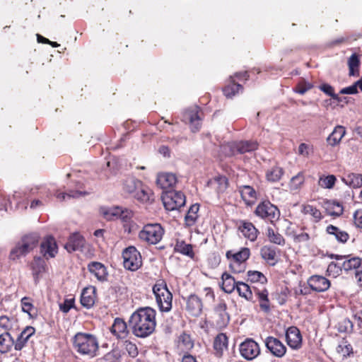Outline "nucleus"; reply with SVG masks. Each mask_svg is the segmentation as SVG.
<instances>
[{
  "label": "nucleus",
  "mask_w": 362,
  "mask_h": 362,
  "mask_svg": "<svg viewBox=\"0 0 362 362\" xmlns=\"http://www.w3.org/2000/svg\"><path fill=\"white\" fill-rule=\"evenodd\" d=\"M129 325L137 337H148L156 328V311L149 307L138 309L132 315Z\"/></svg>",
  "instance_id": "obj_1"
},
{
  "label": "nucleus",
  "mask_w": 362,
  "mask_h": 362,
  "mask_svg": "<svg viewBox=\"0 0 362 362\" xmlns=\"http://www.w3.org/2000/svg\"><path fill=\"white\" fill-rule=\"evenodd\" d=\"M74 350L82 356L93 358L97 356L99 343L96 337L91 334L78 332L72 339Z\"/></svg>",
  "instance_id": "obj_2"
},
{
  "label": "nucleus",
  "mask_w": 362,
  "mask_h": 362,
  "mask_svg": "<svg viewBox=\"0 0 362 362\" xmlns=\"http://www.w3.org/2000/svg\"><path fill=\"white\" fill-rule=\"evenodd\" d=\"M39 236L37 234L25 235L11 250L9 259L16 260L21 257L25 256L37 246Z\"/></svg>",
  "instance_id": "obj_3"
},
{
  "label": "nucleus",
  "mask_w": 362,
  "mask_h": 362,
  "mask_svg": "<svg viewBox=\"0 0 362 362\" xmlns=\"http://www.w3.org/2000/svg\"><path fill=\"white\" fill-rule=\"evenodd\" d=\"M153 292L160 310L169 312L172 308L173 294L168 290L165 281H157L153 287Z\"/></svg>",
  "instance_id": "obj_4"
},
{
  "label": "nucleus",
  "mask_w": 362,
  "mask_h": 362,
  "mask_svg": "<svg viewBox=\"0 0 362 362\" xmlns=\"http://www.w3.org/2000/svg\"><path fill=\"white\" fill-rule=\"evenodd\" d=\"M163 234L164 229L160 224L148 223L139 232V238L148 244L156 245L161 240Z\"/></svg>",
  "instance_id": "obj_5"
},
{
  "label": "nucleus",
  "mask_w": 362,
  "mask_h": 362,
  "mask_svg": "<svg viewBox=\"0 0 362 362\" xmlns=\"http://www.w3.org/2000/svg\"><path fill=\"white\" fill-rule=\"evenodd\" d=\"M258 143L255 141H240L238 142L228 143L221 146L222 151L226 156H232L235 151L243 154L257 149Z\"/></svg>",
  "instance_id": "obj_6"
},
{
  "label": "nucleus",
  "mask_w": 362,
  "mask_h": 362,
  "mask_svg": "<svg viewBox=\"0 0 362 362\" xmlns=\"http://www.w3.org/2000/svg\"><path fill=\"white\" fill-rule=\"evenodd\" d=\"M250 250L247 247H243L239 252L233 253L232 251L226 252V257L231 259L230 269L235 273H240L245 269L243 264L250 257Z\"/></svg>",
  "instance_id": "obj_7"
},
{
  "label": "nucleus",
  "mask_w": 362,
  "mask_h": 362,
  "mask_svg": "<svg viewBox=\"0 0 362 362\" xmlns=\"http://www.w3.org/2000/svg\"><path fill=\"white\" fill-rule=\"evenodd\" d=\"M163 205L166 210L178 209L185 204V197L180 191H166L162 195Z\"/></svg>",
  "instance_id": "obj_8"
},
{
  "label": "nucleus",
  "mask_w": 362,
  "mask_h": 362,
  "mask_svg": "<svg viewBox=\"0 0 362 362\" xmlns=\"http://www.w3.org/2000/svg\"><path fill=\"white\" fill-rule=\"evenodd\" d=\"M123 264L125 269L136 271L141 266V256L135 247L130 246L122 252Z\"/></svg>",
  "instance_id": "obj_9"
},
{
  "label": "nucleus",
  "mask_w": 362,
  "mask_h": 362,
  "mask_svg": "<svg viewBox=\"0 0 362 362\" xmlns=\"http://www.w3.org/2000/svg\"><path fill=\"white\" fill-rule=\"evenodd\" d=\"M255 214L259 217L273 223L279 218V210L269 202L260 203L255 209Z\"/></svg>",
  "instance_id": "obj_10"
},
{
  "label": "nucleus",
  "mask_w": 362,
  "mask_h": 362,
  "mask_svg": "<svg viewBox=\"0 0 362 362\" xmlns=\"http://www.w3.org/2000/svg\"><path fill=\"white\" fill-rule=\"evenodd\" d=\"M240 353L246 360L252 361L259 355L260 348L255 340L247 339L240 344Z\"/></svg>",
  "instance_id": "obj_11"
},
{
  "label": "nucleus",
  "mask_w": 362,
  "mask_h": 362,
  "mask_svg": "<svg viewBox=\"0 0 362 362\" xmlns=\"http://www.w3.org/2000/svg\"><path fill=\"white\" fill-rule=\"evenodd\" d=\"M182 120L190 124L192 132H196L201 128V119L199 115L198 107L186 110L182 114Z\"/></svg>",
  "instance_id": "obj_12"
},
{
  "label": "nucleus",
  "mask_w": 362,
  "mask_h": 362,
  "mask_svg": "<svg viewBox=\"0 0 362 362\" xmlns=\"http://www.w3.org/2000/svg\"><path fill=\"white\" fill-rule=\"evenodd\" d=\"M264 344L269 351L277 358H282L286 353V346L276 337H267L264 339Z\"/></svg>",
  "instance_id": "obj_13"
},
{
  "label": "nucleus",
  "mask_w": 362,
  "mask_h": 362,
  "mask_svg": "<svg viewBox=\"0 0 362 362\" xmlns=\"http://www.w3.org/2000/svg\"><path fill=\"white\" fill-rule=\"evenodd\" d=\"M337 260L344 259L341 264L343 269L346 272L354 271L355 274L362 268V259L357 257L332 255Z\"/></svg>",
  "instance_id": "obj_14"
},
{
  "label": "nucleus",
  "mask_w": 362,
  "mask_h": 362,
  "mask_svg": "<svg viewBox=\"0 0 362 362\" xmlns=\"http://www.w3.org/2000/svg\"><path fill=\"white\" fill-rule=\"evenodd\" d=\"M307 283L310 288L316 292H323L330 287V281L323 276L313 275L310 276Z\"/></svg>",
  "instance_id": "obj_15"
},
{
  "label": "nucleus",
  "mask_w": 362,
  "mask_h": 362,
  "mask_svg": "<svg viewBox=\"0 0 362 362\" xmlns=\"http://www.w3.org/2000/svg\"><path fill=\"white\" fill-rule=\"evenodd\" d=\"M287 344L293 349H298L302 345V336L296 327H290L286 332Z\"/></svg>",
  "instance_id": "obj_16"
},
{
  "label": "nucleus",
  "mask_w": 362,
  "mask_h": 362,
  "mask_svg": "<svg viewBox=\"0 0 362 362\" xmlns=\"http://www.w3.org/2000/svg\"><path fill=\"white\" fill-rule=\"evenodd\" d=\"M57 250L55 240L51 236L47 237L41 243L40 252L47 259L54 257Z\"/></svg>",
  "instance_id": "obj_17"
},
{
  "label": "nucleus",
  "mask_w": 362,
  "mask_h": 362,
  "mask_svg": "<svg viewBox=\"0 0 362 362\" xmlns=\"http://www.w3.org/2000/svg\"><path fill=\"white\" fill-rule=\"evenodd\" d=\"M202 302L201 298L195 295L191 294L187 300V310L194 316H199L202 311Z\"/></svg>",
  "instance_id": "obj_18"
},
{
  "label": "nucleus",
  "mask_w": 362,
  "mask_h": 362,
  "mask_svg": "<svg viewBox=\"0 0 362 362\" xmlns=\"http://www.w3.org/2000/svg\"><path fill=\"white\" fill-rule=\"evenodd\" d=\"M228 345V339L223 333L216 335L214 340V349L216 356L220 358L223 355V352L227 350Z\"/></svg>",
  "instance_id": "obj_19"
},
{
  "label": "nucleus",
  "mask_w": 362,
  "mask_h": 362,
  "mask_svg": "<svg viewBox=\"0 0 362 362\" xmlns=\"http://www.w3.org/2000/svg\"><path fill=\"white\" fill-rule=\"evenodd\" d=\"M177 182L176 176L170 173H163L158 175L156 184L163 189L173 187Z\"/></svg>",
  "instance_id": "obj_20"
},
{
  "label": "nucleus",
  "mask_w": 362,
  "mask_h": 362,
  "mask_svg": "<svg viewBox=\"0 0 362 362\" xmlns=\"http://www.w3.org/2000/svg\"><path fill=\"white\" fill-rule=\"evenodd\" d=\"M34 327L28 326L19 334L16 341H14V349L16 351H21L26 344L28 339L35 334Z\"/></svg>",
  "instance_id": "obj_21"
},
{
  "label": "nucleus",
  "mask_w": 362,
  "mask_h": 362,
  "mask_svg": "<svg viewBox=\"0 0 362 362\" xmlns=\"http://www.w3.org/2000/svg\"><path fill=\"white\" fill-rule=\"evenodd\" d=\"M86 240L82 235L78 233L71 235L66 244V249L69 252L82 250Z\"/></svg>",
  "instance_id": "obj_22"
},
{
  "label": "nucleus",
  "mask_w": 362,
  "mask_h": 362,
  "mask_svg": "<svg viewBox=\"0 0 362 362\" xmlns=\"http://www.w3.org/2000/svg\"><path fill=\"white\" fill-rule=\"evenodd\" d=\"M89 272L99 281H105L107 279V272L106 267L100 262H92L88 265Z\"/></svg>",
  "instance_id": "obj_23"
},
{
  "label": "nucleus",
  "mask_w": 362,
  "mask_h": 362,
  "mask_svg": "<svg viewBox=\"0 0 362 362\" xmlns=\"http://www.w3.org/2000/svg\"><path fill=\"white\" fill-rule=\"evenodd\" d=\"M111 332L117 338H124L128 334L126 322L121 318L117 317L110 328Z\"/></svg>",
  "instance_id": "obj_24"
},
{
  "label": "nucleus",
  "mask_w": 362,
  "mask_h": 362,
  "mask_svg": "<svg viewBox=\"0 0 362 362\" xmlns=\"http://www.w3.org/2000/svg\"><path fill=\"white\" fill-rule=\"evenodd\" d=\"M261 257L270 265H275L277 262L276 249L272 246H264L260 250Z\"/></svg>",
  "instance_id": "obj_25"
},
{
  "label": "nucleus",
  "mask_w": 362,
  "mask_h": 362,
  "mask_svg": "<svg viewBox=\"0 0 362 362\" xmlns=\"http://www.w3.org/2000/svg\"><path fill=\"white\" fill-rule=\"evenodd\" d=\"M346 130L342 126H337L327 139L329 145L335 146L338 145L344 136Z\"/></svg>",
  "instance_id": "obj_26"
},
{
  "label": "nucleus",
  "mask_w": 362,
  "mask_h": 362,
  "mask_svg": "<svg viewBox=\"0 0 362 362\" xmlns=\"http://www.w3.org/2000/svg\"><path fill=\"white\" fill-rule=\"evenodd\" d=\"M239 228L245 238L250 241H255L257 239L258 230L252 223L243 222Z\"/></svg>",
  "instance_id": "obj_27"
},
{
  "label": "nucleus",
  "mask_w": 362,
  "mask_h": 362,
  "mask_svg": "<svg viewBox=\"0 0 362 362\" xmlns=\"http://www.w3.org/2000/svg\"><path fill=\"white\" fill-rule=\"evenodd\" d=\"M13 346H14V339L8 332L0 334V353H8L11 350Z\"/></svg>",
  "instance_id": "obj_28"
},
{
  "label": "nucleus",
  "mask_w": 362,
  "mask_h": 362,
  "mask_svg": "<svg viewBox=\"0 0 362 362\" xmlns=\"http://www.w3.org/2000/svg\"><path fill=\"white\" fill-rule=\"evenodd\" d=\"M134 197L139 201L146 203L152 201L153 193L151 190L141 183V187L134 192Z\"/></svg>",
  "instance_id": "obj_29"
},
{
  "label": "nucleus",
  "mask_w": 362,
  "mask_h": 362,
  "mask_svg": "<svg viewBox=\"0 0 362 362\" xmlns=\"http://www.w3.org/2000/svg\"><path fill=\"white\" fill-rule=\"evenodd\" d=\"M254 291L255 295L258 297L261 309L266 313L269 312L270 306L267 290L265 288H263L261 290L254 288Z\"/></svg>",
  "instance_id": "obj_30"
},
{
  "label": "nucleus",
  "mask_w": 362,
  "mask_h": 362,
  "mask_svg": "<svg viewBox=\"0 0 362 362\" xmlns=\"http://www.w3.org/2000/svg\"><path fill=\"white\" fill-rule=\"evenodd\" d=\"M239 192L241 197L247 204L253 203L257 199L256 191L249 185H243L240 187Z\"/></svg>",
  "instance_id": "obj_31"
},
{
  "label": "nucleus",
  "mask_w": 362,
  "mask_h": 362,
  "mask_svg": "<svg viewBox=\"0 0 362 362\" xmlns=\"http://www.w3.org/2000/svg\"><path fill=\"white\" fill-rule=\"evenodd\" d=\"M324 207L327 214L332 216H339L344 211L342 205L339 202L335 201L326 202Z\"/></svg>",
  "instance_id": "obj_32"
},
{
  "label": "nucleus",
  "mask_w": 362,
  "mask_h": 362,
  "mask_svg": "<svg viewBox=\"0 0 362 362\" xmlns=\"http://www.w3.org/2000/svg\"><path fill=\"white\" fill-rule=\"evenodd\" d=\"M326 231L328 234L334 236L336 240L340 243H346L349 238V234L346 231L341 230L333 225H329L326 228Z\"/></svg>",
  "instance_id": "obj_33"
},
{
  "label": "nucleus",
  "mask_w": 362,
  "mask_h": 362,
  "mask_svg": "<svg viewBox=\"0 0 362 362\" xmlns=\"http://www.w3.org/2000/svg\"><path fill=\"white\" fill-rule=\"evenodd\" d=\"M342 181L351 187L359 188L362 187V175L349 173L342 177Z\"/></svg>",
  "instance_id": "obj_34"
},
{
  "label": "nucleus",
  "mask_w": 362,
  "mask_h": 362,
  "mask_svg": "<svg viewBox=\"0 0 362 362\" xmlns=\"http://www.w3.org/2000/svg\"><path fill=\"white\" fill-rule=\"evenodd\" d=\"M95 303L94 291L92 288H86L83 290L81 296V303L86 308H91Z\"/></svg>",
  "instance_id": "obj_35"
},
{
  "label": "nucleus",
  "mask_w": 362,
  "mask_h": 362,
  "mask_svg": "<svg viewBox=\"0 0 362 362\" xmlns=\"http://www.w3.org/2000/svg\"><path fill=\"white\" fill-rule=\"evenodd\" d=\"M238 281L230 274L224 273L222 275V288L228 293H232L237 288Z\"/></svg>",
  "instance_id": "obj_36"
},
{
  "label": "nucleus",
  "mask_w": 362,
  "mask_h": 362,
  "mask_svg": "<svg viewBox=\"0 0 362 362\" xmlns=\"http://www.w3.org/2000/svg\"><path fill=\"white\" fill-rule=\"evenodd\" d=\"M199 205L197 204H193L190 206L185 217V221L187 226H192L197 222L199 215Z\"/></svg>",
  "instance_id": "obj_37"
},
{
  "label": "nucleus",
  "mask_w": 362,
  "mask_h": 362,
  "mask_svg": "<svg viewBox=\"0 0 362 362\" xmlns=\"http://www.w3.org/2000/svg\"><path fill=\"white\" fill-rule=\"evenodd\" d=\"M120 207L118 206H101L99 209L100 214L107 221L118 218Z\"/></svg>",
  "instance_id": "obj_38"
},
{
  "label": "nucleus",
  "mask_w": 362,
  "mask_h": 362,
  "mask_svg": "<svg viewBox=\"0 0 362 362\" xmlns=\"http://www.w3.org/2000/svg\"><path fill=\"white\" fill-rule=\"evenodd\" d=\"M141 182L134 177H127L123 183V189L129 194L134 192L141 187Z\"/></svg>",
  "instance_id": "obj_39"
},
{
  "label": "nucleus",
  "mask_w": 362,
  "mask_h": 362,
  "mask_svg": "<svg viewBox=\"0 0 362 362\" xmlns=\"http://www.w3.org/2000/svg\"><path fill=\"white\" fill-rule=\"evenodd\" d=\"M230 83L223 88V93L227 98H233L240 91L243 90L241 85L235 83L233 76L230 77Z\"/></svg>",
  "instance_id": "obj_40"
},
{
  "label": "nucleus",
  "mask_w": 362,
  "mask_h": 362,
  "mask_svg": "<svg viewBox=\"0 0 362 362\" xmlns=\"http://www.w3.org/2000/svg\"><path fill=\"white\" fill-rule=\"evenodd\" d=\"M360 58L356 54H353L348 59L349 74V76L359 75Z\"/></svg>",
  "instance_id": "obj_41"
},
{
  "label": "nucleus",
  "mask_w": 362,
  "mask_h": 362,
  "mask_svg": "<svg viewBox=\"0 0 362 362\" xmlns=\"http://www.w3.org/2000/svg\"><path fill=\"white\" fill-rule=\"evenodd\" d=\"M175 252L186 255L192 259L194 256L192 245L187 244L184 241H177L175 246Z\"/></svg>",
  "instance_id": "obj_42"
},
{
  "label": "nucleus",
  "mask_w": 362,
  "mask_h": 362,
  "mask_svg": "<svg viewBox=\"0 0 362 362\" xmlns=\"http://www.w3.org/2000/svg\"><path fill=\"white\" fill-rule=\"evenodd\" d=\"M283 175V168L279 166H274L267 170L266 177L268 181L276 182L281 180Z\"/></svg>",
  "instance_id": "obj_43"
},
{
  "label": "nucleus",
  "mask_w": 362,
  "mask_h": 362,
  "mask_svg": "<svg viewBox=\"0 0 362 362\" xmlns=\"http://www.w3.org/2000/svg\"><path fill=\"white\" fill-rule=\"evenodd\" d=\"M236 290L240 296L245 298L247 300H252V291L247 284L238 281Z\"/></svg>",
  "instance_id": "obj_44"
},
{
  "label": "nucleus",
  "mask_w": 362,
  "mask_h": 362,
  "mask_svg": "<svg viewBox=\"0 0 362 362\" xmlns=\"http://www.w3.org/2000/svg\"><path fill=\"white\" fill-rule=\"evenodd\" d=\"M247 278L248 281H250L251 283H259L262 285H264L267 282V279L266 276L259 271H248Z\"/></svg>",
  "instance_id": "obj_45"
},
{
  "label": "nucleus",
  "mask_w": 362,
  "mask_h": 362,
  "mask_svg": "<svg viewBox=\"0 0 362 362\" xmlns=\"http://www.w3.org/2000/svg\"><path fill=\"white\" fill-rule=\"evenodd\" d=\"M267 235L269 238V240L272 243L279 245H284L285 244V239L284 237L272 228H267Z\"/></svg>",
  "instance_id": "obj_46"
},
{
  "label": "nucleus",
  "mask_w": 362,
  "mask_h": 362,
  "mask_svg": "<svg viewBox=\"0 0 362 362\" xmlns=\"http://www.w3.org/2000/svg\"><path fill=\"white\" fill-rule=\"evenodd\" d=\"M305 181V177L303 173H298L296 175L293 176L289 183L291 190H298L301 187Z\"/></svg>",
  "instance_id": "obj_47"
},
{
  "label": "nucleus",
  "mask_w": 362,
  "mask_h": 362,
  "mask_svg": "<svg viewBox=\"0 0 362 362\" xmlns=\"http://www.w3.org/2000/svg\"><path fill=\"white\" fill-rule=\"evenodd\" d=\"M358 88L362 91V78L356 81L353 85L340 90V94L354 95L358 93Z\"/></svg>",
  "instance_id": "obj_48"
},
{
  "label": "nucleus",
  "mask_w": 362,
  "mask_h": 362,
  "mask_svg": "<svg viewBox=\"0 0 362 362\" xmlns=\"http://www.w3.org/2000/svg\"><path fill=\"white\" fill-rule=\"evenodd\" d=\"M336 180V177L333 175H330L326 177H320L318 184L322 188L332 189L334 187Z\"/></svg>",
  "instance_id": "obj_49"
},
{
  "label": "nucleus",
  "mask_w": 362,
  "mask_h": 362,
  "mask_svg": "<svg viewBox=\"0 0 362 362\" xmlns=\"http://www.w3.org/2000/svg\"><path fill=\"white\" fill-rule=\"evenodd\" d=\"M121 358V351L119 349H113L107 353L100 360L103 362H116Z\"/></svg>",
  "instance_id": "obj_50"
},
{
  "label": "nucleus",
  "mask_w": 362,
  "mask_h": 362,
  "mask_svg": "<svg viewBox=\"0 0 362 362\" xmlns=\"http://www.w3.org/2000/svg\"><path fill=\"white\" fill-rule=\"evenodd\" d=\"M303 212L305 214H309L315 218V221H319L322 218L320 211L312 205L308 204L303 206Z\"/></svg>",
  "instance_id": "obj_51"
},
{
  "label": "nucleus",
  "mask_w": 362,
  "mask_h": 362,
  "mask_svg": "<svg viewBox=\"0 0 362 362\" xmlns=\"http://www.w3.org/2000/svg\"><path fill=\"white\" fill-rule=\"evenodd\" d=\"M319 89L327 94V95L332 97L334 100L340 102L341 100L339 97V95L334 93V88L328 83H323L319 86Z\"/></svg>",
  "instance_id": "obj_52"
},
{
  "label": "nucleus",
  "mask_w": 362,
  "mask_h": 362,
  "mask_svg": "<svg viewBox=\"0 0 362 362\" xmlns=\"http://www.w3.org/2000/svg\"><path fill=\"white\" fill-rule=\"evenodd\" d=\"M313 88V85L305 81H301L299 82L296 86V88L294 89L295 92L303 95L305 94L308 90H310Z\"/></svg>",
  "instance_id": "obj_53"
},
{
  "label": "nucleus",
  "mask_w": 362,
  "mask_h": 362,
  "mask_svg": "<svg viewBox=\"0 0 362 362\" xmlns=\"http://www.w3.org/2000/svg\"><path fill=\"white\" fill-rule=\"evenodd\" d=\"M290 227L287 228V234L291 235L294 240L298 243L307 242L310 239V236L306 233H301L300 234H296L293 231L290 232Z\"/></svg>",
  "instance_id": "obj_54"
},
{
  "label": "nucleus",
  "mask_w": 362,
  "mask_h": 362,
  "mask_svg": "<svg viewBox=\"0 0 362 362\" xmlns=\"http://www.w3.org/2000/svg\"><path fill=\"white\" fill-rule=\"evenodd\" d=\"M21 303L22 310L24 313H28L29 315H31L30 312L34 308L31 299L28 297H23L21 299Z\"/></svg>",
  "instance_id": "obj_55"
},
{
  "label": "nucleus",
  "mask_w": 362,
  "mask_h": 362,
  "mask_svg": "<svg viewBox=\"0 0 362 362\" xmlns=\"http://www.w3.org/2000/svg\"><path fill=\"white\" fill-rule=\"evenodd\" d=\"M179 341L185 346V349H187L192 348L194 345L190 336L185 333H183L180 336Z\"/></svg>",
  "instance_id": "obj_56"
},
{
  "label": "nucleus",
  "mask_w": 362,
  "mask_h": 362,
  "mask_svg": "<svg viewBox=\"0 0 362 362\" xmlns=\"http://www.w3.org/2000/svg\"><path fill=\"white\" fill-rule=\"evenodd\" d=\"M118 214V218L126 223H129L132 218V211L128 209L120 208Z\"/></svg>",
  "instance_id": "obj_57"
},
{
  "label": "nucleus",
  "mask_w": 362,
  "mask_h": 362,
  "mask_svg": "<svg viewBox=\"0 0 362 362\" xmlns=\"http://www.w3.org/2000/svg\"><path fill=\"white\" fill-rule=\"evenodd\" d=\"M214 182L218 185V191L222 192L228 187V180L225 176H219L214 179Z\"/></svg>",
  "instance_id": "obj_58"
},
{
  "label": "nucleus",
  "mask_w": 362,
  "mask_h": 362,
  "mask_svg": "<svg viewBox=\"0 0 362 362\" xmlns=\"http://www.w3.org/2000/svg\"><path fill=\"white\" fill-rule=\"evenodd\" d=\"M87 193L82 191H70L69 193H59L57 195V198L64 199L66 197L77 198L83 195H86Z\"/></svg>",
  "instance_id": "obj_59"
},
{
  "label": "nucleus",
  "mask_w": 362,
  "mask_h": 362,
  "mask_svg": "<svg viewBox=\"0 0 362 362\" xmlns=\"http://www.w3.org/2000/svg\"><path fill=\"white\" fill-rule=\"evenodd\" d=\"M13 326V320L6 315L0 317V327L8 332Z\"/></svg>",
  "instance_id": "obj_60"
},
{
  "label": "nucleus",
  "mask_w": 362,
  "mask_h": 362,
  "mask_svg": "<svg viewBox=\"0 0 362 362\" xmlns=\"http://www.w3.org/2000/svg\"><path fill=\"white\" fill-rule=\"evenodd\" d=\"M226 305L223 302L219 303L216 307V312L218 313H223V323H228L229 321V315L226 313Z\"/></svg>",
  "instance_id": "obj_61"
},
{
  "label": "nucleus",
  "mask_w": 362,
  "mask_h": 362,
  "mask_svg": "<svg viewBox=\"0 0 362 362\" xmlns=\"http://www.w3.org/2000/svg\"><path fill=\"white\" fill-rule=\"evenodd\" d=\"M74 299H66L62 303L59 304V309L64 313H67L70 309L74 306Z\"/></svg>",
  "instance_id": "obj_62"
},
{
  "label": "nucleus",
  "mask_w": 362,
  "mask_h": 362,
  "mask_svg": "<svg viewBox=\"0 0 362 362\" xmlns=\"http://www.w3.org/2000/svg\"><path fill=\"white\" fill-rule=\"evenodd\" d=\"M342 269L341 265L338 263L331 262L327 267V272L334 275H339Z\"/></svg>",
  "instance_id": "obj_63"
},
{
  "label": "nucleus",
  "mask_w": 362,
  "mask_h": 362,
  "mask_svg": "<svg viewBox=\"0 0 362 362\" xmlns=\"http://www.w3.org/2000/svg\"><path fill=\"white\" fill-rule=\"evenodd\" d=\"M353 218L354 226L362 229V209L356 210L354 214Z\"/></svg>",
  "instance_id": "obj_64"
}]
</instances>
